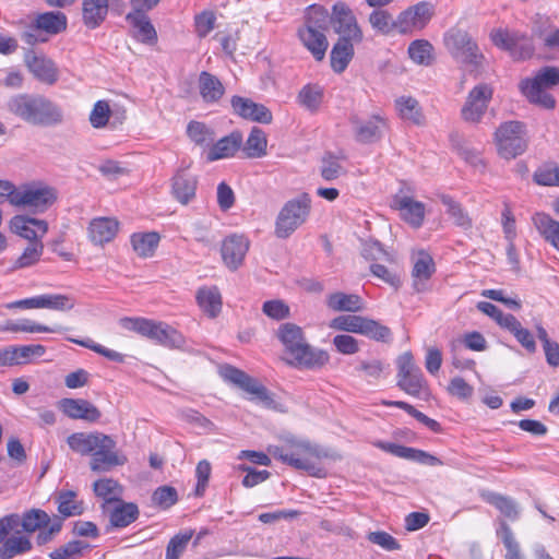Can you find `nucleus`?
Returning a JSON list of instances; mask_svg holds the SVG:
<instances>
[{"mask_svg":"<svg viewBox=\"0 0 559 559\" xmlns=\"http://www.w3.org/2000/svg\"><path fill=\"white\" fill-rule=\"evenodd\" d=\"M328 28L329 11L319 4L309 5L305 11L302 24L297 28V37L316 61L325 58L329 48L325 35Z\"/></svg>","mask_w":559,"mask_h":559,"instance_id":"nucleus-3","label":"nucleus"},{"mask_svg":"<svg viewBox=\"0 0 559 559\" xmlns=\"http://www.w3.org/2000/svg\"><path fill=\"white\" fill-rule=\"evenodd\" d=\"M49 523V514L41 509H31L22 515L16 513L5 515L0 519V543L20 526H22L23 531L26 533H34L47 527Z\"/></svg>","mask_w":559,"mask_h":559,"instance_id":"nucleus-14","label":"nucleus"},{"mask_svg":"<svg viewBox=\"0 0 559 559\" xmlns=\"http://www.w3.org/2000/svg\"><path fill=\"white\" fill-rule=\"evenodd\" d=\"M116 442L107 435L102 436L95 450L92 453L90 467L93 472H109L116 466L127 462L126 456L118 454Z\"/></svg>","mask_w":559,"mask_h":559,"instance_id":"nucleus-17","label":"nucleus"},{"mask_svg":"<svg viewBox=\"0 0 559 559\" xmlns=\"http://www.w3.org/2000/svg\"><path fill=\"white\" fill-rule=\"evenodd\" d=\"M277 337L286 353L293 357V360L289 361L293 366L317 369L323 367L330 359L325 350L316 348L306 341L302 329L295 323L281 324Z\"/></svg>","mask_w":559,"mask_h":559,"instance_id":"nucleus-2","label":"nucleus"},{"mask_svg":"<svg viewBox=\"0 0 559 559\" xmlns=\"http://www.w3.org/2000/svg\"><path fill=\"white\" fill-rule=\"evenodd\" d=\"M118 229L119 223L115 218H94L88 226L90 239L93 243L103 246L116 237Z\"/></svg>","mask_w":559,"mask_h":559,"instance_id":"nucleus-28","label":"nucleus"},{"mask_svg":"<svg viewBox=\"0 0 559 559\" xmlns=\"http://www.w3.org/2000/svg\"><path fill=\"white\" fill-rule=\"evenodd\" d=\"M266 135L258 127H253L243 146V152L249 158L262 157L266 154Z\"/></svg>","mask_w":559,"mask_h":559,"instance_id":"nucleus-48","label":"nucleus"},{"mask_svg":"<svg viewBox=\"0 0 559 559\" xmlns=\"http://www.w3.org/2000/svg\"><path fill=\"white\" fill-rule=\"evenodd\" d=\"M120 324L128 331H133L159 345L170 348H182L185 336L173 326L144 318H122Z\"/></svg>","mask_w":559,"mask_h":559,"instance_id":"nucleus-4","label":"nucleus"},{"mask_svg":"<svg viewBox=\"0 0 559 559\" xmlns=\"http://www.w3.org/2000/svg\"><path fill=\"white\" fill-rule=\"evenodd\" d=\"M311 211V198L304 192L288 200L281 209L275 221V235L278 238H288L309 217Z\"/></svg>","mask_w":559,"mask_h":559,"instance_id":"nucleus-6","label":"nucleus"},{"mask_svg":"<svg viewBox=\"0 0 559 559\" xmlns=\"http://www.w3.org/2000/svg\"><path fill=\"white\" fill-rule=\"evenodd\" d=\"M8 109L32 126L52 127L63 121L61 107L39 94H17L9 99Z\"/></svg>","mask_w":559,"mask_h":559,"instance_id":"nucleus-1","label":"nucleus"},{"mask_svg":"<svg viewBox=\"0 0 559 559\" xmlns=\"http://www.w3.org/2000/svg\"><path fill=\"white\" fill-rule=\"evenodd\" d=\"M364 318L365 317L354 314L338 316L331 321L330 328L337 331L359 334Z\"/></svg>","mask_w":559,"mask_h":559,"instance_id":"nucleus-59","label":"nucleus"},{"mask_svg":"<svg viewBox=\"0 0 559 559\" xmlns=\"http://www.w3.org/2000/svg\"><path fill=\"white\" fill-rule=\"evenodd\" d=\"M139 516L138 506L134 503L118 502L109 512L110 523L115 527H126L133 523Z\"/></svg>","mask_w":559,"mask_h":559,"instance_id":"nucleus-42","label":"nucleus"},{"mask_svg":"<svg viewBox=\"0 0 559 559\" xmlns=\"http://www.w3.org/2000/svg\"><path fill=\"white\" fill-rule=\"evenodd\" d=\"M320 171L322 178L326 181L335 180L345 174L340 160L331 154L323 156Z\"/></svg>","mask_w":559,"mask_h":559,"instance_id":"nucleus-63","label":"nucleus"},{"mask_svg":"<svg viewBox=\"0 0 559 559\" xmlns=\"http://www.w3.org/2000/svg\"><path fill=\"white\" fill-rule=\"evenodd\" d=\"M497 535L500 537L506 548L504 559H524L520 544L506 521H500Z\"/></svg>","mask_w":559,"mask_h":559,"instance_id":"nucleus-49","label":"nucleus"},{"mask_svg":"<svg viewBox=\"0 0 559 559\" xmlns=\"http://www.w3.org/2000/svg\"><path fill=\"white\" fill-rule=\"evenodd\" d=\"M221 376L225 381L235 384L252 395L251 399L258 401L264 407L278 409V403L275 401L273 394L262 383L245 371L234 366L225 365L221 368Z\"/></svg>","mask_w":559,"mask_h":559,"instance_id":"nucleus-12","label":"nucleus"},{"mask_svg":"<svg viewBox=\"0 0 559 559\" xmlns=\"http://www.w3.org/2000/svg\"><path fill=\"white\" fill-rule=\"evenodd\" d=\"M58 408L71 419H81L87 423H96L102 416L100 411L84 399H61L58 402Z\"/></svg>","mask_w":559,"mask_h":559,"instance_id":"nucleus-21","label":"nucleus"},{"mask_svg":"<svg viewBox=\"0 0 559 559\" xmlns=\"http://www.w3.org/2000/svg\"><path fill=\"white\" fill-rule=\"evenodd\" d=\"M200 308L210 317L215 318L222 310V296L217 287H202L197 293Z\"/></svg>","mask_w":559,"mask_h":559,"instance_id":"nucleus-35","label":"nucleus"},{"mask_svg":"<svg viewBox=\"0 0 559 559\" xmlns=\"http://www.w3.org/2000/svg\"><path fill=\"white\" fill-rule=\"evenodd\" d=\"M10 231L25 240H43L49 230L48 223L45 219L36 218L27 214H17L11 217L8 223Z\"/></svg>","mask_w":559,"mask_h":559,"instance_id":"nucleus-18","label":"nucleus"},{"mask_svg":"<svg viewBox=\"0 0 559 559\" xmlns=\"http://www.w3.org/2000/svg\"><path fill=\"white\" fill-rule=\"evenodd\" d=\"M483 497L510 521H516L519 519L520 508L514 499L496 492H487L484 493Z\"/></svg>","mask_w":559,"mask_h":559,"instance_id":"nucleus-40","label":"nucleus"},{"mask_svg":"<svg viewBox=\"0 0 559 559\" xmlns=\"http://www.w3.org/2000/svg\"><path fill=\"white\" fill-rule=\"evenodd\" d=\"M493 142L500 157L513 159L527 150L526 126L515 120L502 122L493 133Z\"/></svg>","mask_w":559,"mask_h":559,"instance_id":"nucleus-5","label":"nucleus"},{"mask_svg":"<svg viewBox=\"0 0 559 559\" xmlns=\"http://www.w3.org/2000/svg\"><path fill=\"white\" fill-rule=\"evenodd\" d=\"M382 405L389 406V407H397L401 409H404L406 413H408L411 416H413L415 419H417L419 423L425 425L427 428H429L433 432H440L441 431V425L426 416L424 413L417 411L413 405L403 402V401H382Z\"/></svg>","mask_w":559,"mask_h":559,"instance_id":"nucleus-53","label":"nucleus"},{"mask_svg":"<svg viewBox=\"0 0 559 559\" xmlns=\"http://www.w3.org/2000/svg\"><path fill=\"white\" fill-rule=\"evenodd\" d=\"M392 206L400 211V215L414 228H419L425 219V204L405 194H396Z\"/></svg>","mask_w":559,"mask_h":559,"instance_id":"nucleus-22","label":"nucleus"},{"mask_svg":"<svg viewBox=\"0 0 559 559\" xmlns=\"http://www.w3.org/2000/svg\"><path fill=\"white\" fill-rule=\"evenodd\" d=\"M386 367L388 365L380 359H368L359 360L355 369L369 381H376L381 378Z\"/></svg>","mask_w":559,"mask_h":559,"instance_id":"nucleus-61","label":"nucleus"},{"mask_svg":"<svg viewBox=\"0 0 559 559\" xmlns=\"http://www.w3.org/2000/svg\"><path fill=\"white\" fill-rule=\"evenodd\" d=\"M359 334L377 342L384 343L389 342L392 337L391 330L388 326L382 325L380 322L366 317L364 318Z\"/></svg>","mask_w":559,"mask_h":559,"instance_id":"nucleus-56","label":"nucleus"},{"mask_svg":"<svg viewBox=\"0 0 559 559\" xmlns=\"http://www.w3.org/2000/svg\"><path fill=\"white\" fill-rule=\"evenodd\" d=\"M159 235L155 231L135 233L131 236V245L139 257H152L159 243Z\"/></svg>","mask_w":559,"mask_h":559,"instance_id":"nucleus-39","label":"nucleus"},{"mask_svg":"<svg viewBox=\"0 0 559 559\" xmlns=\"http://www.w3.org/2000/svg\"><path fill=\"white\" fill-rule=\"evenodd\" d=\"M349 122L354 136L359 143H372L382 136L385 120L379 115H372L368 119H361L358 115H352Z\"/></svg>","mask_w":559,"mask_h":559,"instance_id":"nucleus-20","label":"nucleus"},{"mask_svg":"<svg viewBox=\"0 0 559 559\" xmlns=\"http://www.w3.org/2000/svg\"><path fill=\"white\" fill-rule=\"evenodd\" d=\"M73 297L63 294H43L38 295V309H49L55 311H70L74 308Z\"/></svg>","mask_w":559,"mask_h":559,"instance_id":"nucleus-46","label":"nucleus"},{"mask_svg":"<svg viewBox=\"0 0 559 559\" xmlns=\"http://www.w3.org/2000/svg\"><path fill=\"white\" fill-rule=\"evenodd\" d=\"M193 532L187 531L185 533H180L175 535L168 543L166 547V558L165 559H179L185 549L187 548L188 543L192 538Z\"/></svg>","mask_w":559,"mask_h":559,"instance_id":"nucleus-62","label":"nucleus"},{"mask_svg":"<svg viewBox=\"0 0 559 559\" xmlns=\"http://www.w3.org/2000/svg\"><path fill=\"white\" fill-rule=\"evenodd\" d=\"M269 451L275 459L296 469L306 471L316 477L325 476V471L313 461L314 457L321 456L320 451L309 442L295 443L294 451H287L281 447H272Z\"/></svg>","mask_w":559,"mask_h":559,"instance_id":"nucleus-7","label":"nucleus"},{"mask_svg":"<svg viewBox=\"0 0 559 559\" xmlns=\"http://www.w3.org/2000/svg\"><path fill=\"white\" fill-rule=\"evenodd\" d=\"M108 0H84L83 20L87 27H97L107 16Z\"/></svg>","mask_w":559,"mask_h":559,"instance_id":"nucleus-37","label":"nucleus"},{"mask_svg":"<svg viewBox=\"0 0 559 559\" xmlns=\"http://www.w3.org/2000/svg\"><path fill=\"white\" fill-rule=\"evenodd\" d=\"M493 88L487 83H479L467 94L466 100L461 108V117L464 121L479 123L487 111L492 98Z\"/></svg>","mask_w":559,"mask_h":559,"instance_id":"nucleus-15","label":"nucleus"},{"mask_svg":"<svg viewBox=\"0 0 559 559\" xmlns=\"http://www.w3.org/2000/svg\"><path fill=\"white\" fill-rule=\"evenodd\" d=\"M534 181L539 186L559 187V166H544L534 173Z\"/></svg>","mask_w":559,"mask_h":559,"instance_id":"nucleus-64","label":"nucleus"},{"mask_svg":"<svg viewBox=\"0 0 559 559\" xmlns=\"http://www.w3.org/2000/svg\"><path fill=\"white\" fill-rule=\"evenodd\" d=\"M377 445L380 449L384 450L385 452L391 453L401 459L417 462L428 466L442 465V461L439 457L423 450L390 442H379Z\"/></svg>","mask_w":559,"mask_h":559,"instance_id":"nucleus-25","label":"nucleus"},{"mask_svg":"<svg viewBox=\"0 0 559 559\" xmlns=\"http://www.w3.org/2000/svg\"><path fill=\"white\" fill-rule=\"evenodd\" d=\"M187 134L189 139L199 146H210L215 138L212 128L207 127L201 121H190L187 127Z\"/></svg>","mask_w":559,"mask_h":559,"instance_id":"nucleus-52","label":"nucleus"},{"mask_svg":"<svg viewBox=\"0 0 559 559\" xmlns=\"http://www.w3.org/2000/svg\"><path fill=\"white\" fill-rule=\"evenodd\" d=\"M0 543V559H12L32 550L33 544L28 536L22 535L16 528Z\"/></svg>","mask_w":559,"mask_h":559,"instance_id":"nucleus-30","label":"nucleus"},{"mask_svg":"<svg viewBox=\"0 0 559 559\" xmlns=\"http://www.w3.org/2000/svg\"><path fill=\"white\" fill-rule=\"evenodd\" d=\"M44 249L43 240L27 242L21 255L14 262L15 269H26L35 265L40 260Z\"/></svg>","mask_w":559,"mask_h":559,"instance_id":"nucleus-51","label":"nucleus"},{"mask_svg":"<svg viewBox=\"0 0 559 559\" xmlns=\"http://www.w3.org/2000/svg\"><path fill=\"white\" fill-rule=\"evenodd\" d=\"M326 306L337 312H358L364 309L362 300L358 295L342 292L330 294Z\"/></svg>","mask_w":559,"mask_h":559,"instance_id":"nucleus-33","label":"nucleus"},{"mask_svg":"<svg viewBox=\"0 0 559 559\" xmlns=\"http://www.w3.org/2000/svg\"><path fill=\"white\" fill-rule=\"evenodd\" d=\"M94 492L104 500V508L111 502H120L122 496V487L112 478H103L96 480L93 485Z\"/></svg>","mask_w":559,"mask_h":559,"instance_id":"nucleus-43","label":"nucleus"},{"mask_svg":"<svg viewBox=\"0 0 559 559\" xmlns=\"http://www.w3.org/2000/svg\"><path fill=\"white\" fill-rule=\"evenodd\" d=\"M250 242L243 235L233 234L227 236L221 248L224 264L230 270H238L249 250Z\"/></svg>","mask_w":559,"mask_h":559,"instance_id":"nucleus-19","label":"nucleus"},{"mask_svg":"<svg viewBox=\"0 0 559 559\" xmlns=\"http://www.w3.org/2000/svg\"><path fill=\"white\" fill-rule=\"evenodd\" d=\"M329 24L332 25L334 33L338 36L337 41L352 45H359L364 40V32L356 15L348 4L337 1L329 13Z\"/></svg>","mask_w":559,"mask_h":559,"instance_id":"nucleus-10","label":"nucleus"},{"mask_svg":"<svg viewBox=\"0 0 559 559\" xmlns=\"http://www.w3.org/2000/svg\"><path fill=\"white\" fill-rule=\"evenodd\" d=\"M521 91L531 103L542 106L546 109H554L556 106L555 98L545 91L544 87L537 86V83L521 82Z\"/></svg>","mask_w":559,"mask_h":559,"instance_id":"nucleus-44","label":"nucleus"},{"mask_svg":"<svg viewBox=\"0 0 559 559\" xmlns=\"http://www.w3.org/2000/svg\"><path fill=\"white\" fill-rule=\"evenodd\" d=\"M441 201L447 206V212L453 219L455 225L464 229H468L472 227V218H469L468 214L463 210V207L459 203H456L449 195H442Z\"/></svg>","mask_w":559,"mask_h":559,"instance_id":"nucleus-58","label":"nucleus"},{"mask_svg":"<svg viewBox=\"0 0 559 559\" xmlns=\"http://www.w3.org/2000/svg\"><path fill=\"white\" fill-rule=\"evenodd\" d=\"M506 330L509 331L530 354L536 352L537 346L533 334L530 330L523 328L515 317L509 319V321L507 320Z\"/></svg>","mask_w":559,"mask_h":559,"instance_id":"nucleus-50","label":"nucleus"},{"mask_svg":"<svg viewBox=\"0 0 559 559\" xmlns=\"http://www.w3.org/2000/svg\"><path fill=\"white\" fill-rule=\"evenodd\" d=\"M435 262L431 255L425 251L418 252L412 272L414 285L417 290H420V282L429 280L435 273Z\"/></svg>","mask_w":559,"mask_h":559,"instance_id":"nucleus-45","label":"nucleus"},{"mask_svg":"<svg viewBox=\"0 0 559 559\" xmlns=\"http://www.w3.org/2000/svg\"><path fill=\"white\" fill-rule=\"evenodd\" d=\"M90 549V545L83 540H71L49 554L51 559H78L84 551Z\"/></svg>","mask_w":559,"mask_h":559,"instance_id":"nucleus-57","label":"nucleus"},{"mask_svg":"<svg viewBox=\"0 0 559 559\" xmlns=\"http://www.w3.org/2000/svg\"><path fill=\"white\" fill-rule=\"evenodd\" d=\"M355 45L337 41L333 45L330 52L331 68L335 73H343L355 55Z\"/></svg>","mask_w":559,"mask_h":559,"instance_id":"nucleus-36","label":"nucleus"},{"mask_svg":"<svg viewBox=\"0 0 559 559\" xmlns=\"http://www.w3.org/2000/svg\"><path fill=\"white\" fill-rule=\"evenodd\" d=\"M230 104L234 112L243 119L260 123L272 121V112L262 104L240 96H233Z\"/></svg>","mask_w":559,"mask_h":559,"instance_id":"nucleus-24","label":"nucleus"},{"mask_svg":"<svg viewBox=\"0 0 559 559\" xmlns=\"http://www.w3.org/2000/svg\"><path fill=\"white\" fill-rule=\"evenodd\" d=\"M197 187V176L186 169L178 170L173 177L171 193L174 198L183 205L194 199Z\"/></svg>","mask_w":559,"mask_h":559,"instance_id":"nucleus-26","label":"nucleus"},{"mask_svg":"<svg viewBox=\"0 0 559 559\" xmlns=\"http://www.w3.org/2000/svg\"><path fill=\"white\" fill-rule=\"evenodd\" d=\"M443 41L455 60L475 68L481 64L484 55L466 31L456 27L450 28L444 34Z\"/></svg>","mask_w":559,"mask_h":559,"instance_id":"nucleus-11","label":"nucleus"},{"mask_svg":"<svg viewBox=\"0 0 559 559\" xmlns=\"http://www.w3.org/2000/svg\"><path fill=\"white\" fill-rule=\"evenodd\" d=\"M369 23L374 31L383 35L397 31V17L394 20L385 10H373L369 15Z\"/></svg>","mask_w":559,"mask_h":559,"instance_id":"nucleus-55","label":"nucleus"},{"mask_svg":"<svg viewBox=\"0 0 559 559\" xmlns=\"http://www.w3.org/2000/svg\"><path fill=\"white\" fill-rule=\"evenodd\" d=\"M433 13V5L426 1L407 8L397 15V32L409 35L423 31L432 19Z\"/></svg>","mask_w":559,"mask_h":559,"instance_id":"nucleus-16","label":"nucleus"},{"mask_svg":"<svg viewBox=\"0 0 559 559\" xmlns=\"http://www.w3.org/2000/svg\"><path fill=\"white\" fill-rule=\"evenodd\" d=\"M532 223L544 240L559 251V222L547 213L536 212L532 216Z\"/></svg>","mask_w":559,"mask_h":559,"instance_id":"nucleus-31","label":"nucleus"},{"mask_svg":"<svg viewBox=\"0 0 559 559\" xmlns=\"http://www.w3.org/2000/svg\"><path fill=\"white\" fill-rule=\"evenodd\" d=\"M490 39L515 60L528 59L535 51L532 38L520 31L495 28L490 32Z\"/></svg>","mask_w":559,"mask_h":559,"instance_id":"nucleus-13","label":"nucleus"},{"mask_svg":"<svg viewBox=\"0 0 559 559\" xmlns=\"http://www.w3.org/2000/svg\"><path fill=\"white\" fill-rule=\"evenodd\" d=\"M67 16L62 12L40 13L25 26L21 38L29 46L46 43L50 36L63 32L67 28Z\"/></svg>","mask_w":559,"mask_h":559,"instance_id":"nucleus-9","label":"nucleus"},{"mask_svg":"<svg viewBox=\"0 0 559 559\" xmlns=\"http://www.w3.org/2000/svg\"><path fill=\"white\" fill-rule=\"evenodd\" d=\"M199 88L202 98L206 103L217 102L225 91L222 82L215 75L205 71L200 74Z\"/></svg>","mask_w":559,"mask_h":559,"instance_id":"nucleus-38","label":"nucleus"},{"mask_svg":"<svg viewBox=\"0 0 559 559\" xmlns=\"http://www.w3.org/2000/svg\"><path fill=\"white\" fill-rule=\"evenodd\" d=\"M425 385V380L421 370H417L405 378L397 379V386L413 396H419Z\"/></svg>","mask_w":559,"mask_h":559,"instance_id":"nucleus-60","label":"nucleus"},{"mask_svg":"<svg viewBox=\"0 0 559 559\" xmlns=\"http://www.w3.org/2000/svg\"><path fill=\"white\" fill-rule=\"evenodd\" d=\"M126 20L131 26L132 35L136 40L145 45L156 44V29L145 13L129 12Z\"/></svg>","mask_w":559,"mask_h":559,"instance_id":"nucleus-27","label":"nucleus"},{"mask_svg":"<svg viewBox=\"0 0 559 559\" xmlns=\"http://www.w3.org/2000/svg\"><path fill=\"white\" fill-rule=\"evenodd\" d=\"M408 57L417 64L430 66L433 61V46L426 39H415L407 48Z\"/></svg>","mask_w":559,"mask_h":559,"instance_id":"nucleus-47","label":"nucleus"},{"mask_svg":"<svg viewBox=\"0 0 559 559\" xmlns=\"http://www.w3.org/2000/svg\"><path fill=\"white\" fill-rule=\"evenodd\" d=\"M396 109L402 119L407 120L416 126L425 123V116L417 99L413 97H400L395 102Z\"/></svg>","mask_w":559,"mask_h":559,"instance_id":"nucleus-41","label":"nucleus"},{"mask_svg":"<svg viewBox=\"0 0 559 559\" xmlns=\"http://www.w3.org/2000/svg\"><path fill=\"white\" fill-rule=\"evenodd\" d=\"M103 433L74 432L67 438L69 448L81 455H92Z\"/></svg>","mask_w":559,"mask_h":559,"instance_id":"nucleus-34","label":"nucleus"},{"mask_svg":"<svg viewBox=\"0 0 559 559\" xmlns=\"http://www.w3.org/2000/svg\"><path fill=\"white\" fill-rule=\"evenodd\" d=\"M29 72L40 82L52 85L58 80V72L55 63L45 56L36 55L28 50L24 57Z\"/></svg>","mask_w":559,"mask_h":559,"instance_id":"nucleus-23","label":"nucleus"},{"mask_svg":"<svg viewBox=\"0 0 559 559\" xmlns=\"http://www.w3.org/2000/svg\"><path fill=\"white\" fill-rule=\"evenodd\" d=\"M76 493L72 490L61 491L58 495V511L63 518L80 515L83 513V503L78 501Z\"/></svg>","mask_w":559,"mask_h":559,"instance_id":"nucleus-54","label":"nucleus"},{"mask_svg":"<svg viewBox=\"0 0 559 559\" xmlns=\"http://www.w3.org/2000/svg\"><path fill=\"white\" fill-rule=\"evenodd\" d=\"M58 199L57 190L40 182L19 186L13 198V206L29 210L33 214H43L51 207Z\"/></svg>","mask_w":559,"mask_h":559,"instance_id":"nucleus-8","label":"nucleus"},{"mask_svg":"<svg viewBox=\"0 0 559 559\" xmlns=\"http://www.w3.org/2000/svg\"><path fill=\"white\" fill-rule=\"evenodd\" d=\"M242 144V135L235 131L222 138L216 143H212L207 153V160L214 162L223 158L233 157Z\"/></svg>","mask_w":559,"mask_h":559,"instance_id":"nucleus-29","label":"nucleus"},{"mask_svg":"<svg viewBox=\"0 0 559 559\" xmlns=\"http://www.w3.org/2000/svg\"><path fill=\"white\" fill-rule=\"evenodd\" d=\"M67 329L61 325L47 326L28 319L17 321L8 320L0 324V332H25V333H59Z\"/></svg>","mask_w":559,"mask_h":559,"instance_id":"nucleus-32","label":"nucleus"}]
</instances>
